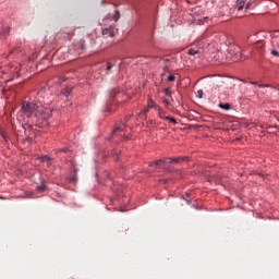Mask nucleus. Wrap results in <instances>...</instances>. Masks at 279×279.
<instances>
[{
  "label": "nucleus",
  "mask_w": 279,
  "mask_h": 279,
  "mask_svg": "<svg viewBox=\"0 0 279 279\" xmlns=\"http://www.w3.org/2000/svg\"><path fill=\"white\" fill-rule=\"evenodd\" d=\"M251 7H252V2L251 1L246 2L245 0H238L235 2V10L238 12H241L243 10L247 11V10H250Z\"/></svg>",
  "instance_id": "3"
},
{
  "label": "nucleus",
  "mask_w": 279,
  "mask_h": 279,
  "mask_svg": "<svg viewBox=\"0 0 279 279\" xmlns=\"http://www.w3.org/2000/svg\"><path fill=\"white\" fill-rule=\"evenodd\" d=\"M203 95H204V90L202 89L197 90V97H199V99H202Z\"/></svg>",
  "instance_id": "22"
},
{
  "label": "nucleus",
  "mask_w": 279,
  "mask_h": 279,
  "mask_svg": "<svg viewBox=\"0 0 279 279\" xmlns=\"http://www.w3.org/2000/svg\"><path fill=\"white\" fill-rule=\"evenodd\" d=\"M168 82H175V76L174 75H169L168 76Z\"/></svg>",
  "instance_id": "21"
},
{
  "label": "nucleus",
  "mask_w": 279,
  "mask_h": 279,
  "mask_svg": "<svg viewBox=\"0 0 279 279\" xmlns=\"http://www.w3.org/2000/svg\"><path fill=\"white\" fill-rule=\"evenodd\" d=\"M158 117H159V119H165V120H167V117L165 116V111H163V110H161V111L158 113Z\"/></svg>",
  "instance_id": "15"
},
{
  "label": "nucleus",
  "mask_w": 279,
  "mask_h": 279,
  "mask_svg": "<svg viewBox=\"0 0 279 279\" xmlns=\"http://www.w3.org/2000/svg\"><path fill=\"white\" fill-rule=\"evenodd\" d=\"M219 108H221L222 110H230L231 106L230 104H220Z\"/></svg>",
  "instance_id": "10"
},
{
  "label": "nucleus",
  "mask_w": 279,
  "mask_h": 279,
  "mask_svg": "<svg viewBox=\"0 0 279 279\" xmlns=\"http://www.w3.org/2000/svg\"><path fill=\"white\" fill-rule=\"evenodd\" d=\"M45 160H47V162H49V160H51V157L46 156V157H45Z\"/></svg>",
  "instance_id": "29"
},
{
  "label": "nucleus",
  "mask_w": 279,
  "mask_h": 279,
  "mask_svg": "<svg viewBox=\"0 0 279 279\" xmlns=\"http://www.w3.org/2000/svg\"><path fill=\"white\" fill-rule=\"evenodd\" d=\"M4 34H10V27L4 28Z\"/></svg>",
  "instance_id": "26"
},
{
  "label": "nucleus",
  "mask_w": 279,
  "mask_h": 279,
  "mask_svg": "<svg viewBox=\"0 0 279 279\" xmlns=\"http://www.w3.org/2000/svg\"><path fill=\"white\" fill-rule=\"evenodd\" d=\"M165 95H167L168 97H171L172 93L170 88H166L165 89Z\"/></svg>",
  "instance_id": "16"
},
{
  "label": "nucleus",
  "mask_w": 279,
  "mask_h": 279,
  "mask_svg": "<svg viewBox=\"0 0 279 279\" xmlns=\"http://www.w3.org/2000/svg\"><path fill=\"white\" fill-rule=\"evenodd\" d=\"M163 104H165L166 106H169V105H170V102H169L168 99H165V100H163Z\"/></svg>",
  "instance_id": "27"
},
{
  "label": "nucleus",
  "mask_w": 279,
  "mask_h": 279,
  "mask_svg": "<svg viewBox=\"0 0 279 279\" xmlns=\"http://www.w3.org/2000/svg\"><path fill=\"white\" fill-rule=\"evenodd\" d=\"M270 53H271V56H275V57H278V56H279V52H278V50H276V49H272V50L270 51Z\"/></svg>",
  "instance_id": "19"
},
{
  "label": "nucleus",
  "mask_w": 279,
  "mask_h": 279,
  "mask_svg": "<svg viewBox=\"0 0 279 279\" xmlns=\"http://www.w3.org/2000/svg\"><path fill=\"white\" fill-rule=\"evenodd\" d=\"M123 130H125V125L122 126H118L113 130L112 134H117L118 132H123Z\"/></svg>",
  "instance_id": "11"
},
{
  "label": "nucleus",
  "mask_w": 279,
  "mask_h": 279,
  "mask_svg": "<svg viewBox=\"0 0 279 279\" xmlns=\"http://www.w3.org/2000/svg\"><path fill=\"white\" fill-rule=\"evenodd\" d=\"M258 87H259V88H268V87H269V85H263V84H259V85H258Z\"/></svg>",
  "instance_id": "25"
},
{
  "label": "nucleus",
  "mask_w": 279,
  "mask_h": 279,
  "mask_svg": "<svg viewBox=\"0 0 279 279\" xmlns=\"http://www.w3.org/2000/svg\"><path fill=\"white\" fill-rule=\"evenodd\" d=\"M162 162H165V160L160 159V160H157L155 162H151L150 163V167H154V165L158 166V165H162Z\"/></svg>",
  "instance_id": "14"
},
{
  "label": "nucleus",
  "mask_w": 279,
  "mask_h": 279,
  "mask_svg": "<svg viewBox=\"0 0 279 279\" xmlns=\"http://www.w3.org/2000/svg\"><path fill=\"white\" fill-rule=\"evenodd\" d=\"M2 137L5 140V135H2Z\"/></svg>",
  "instance_id": "32"
},
{
  "label": "nucleus",
  "mask_w": 279,
  "mask_h": 279,
  "mask_svg": "<svg viewBox=\"0 0 279 279\" xmlns=\"http://www.w3.org/2000/svg\"><path fill=\"white\" fill-rule=\"evenodd\" d=\"M150 123L154 124V120H151Z\"/></svg>",
  "instance_id": "31"
},
{
  "label": "nucleus",
  "mask_w": 279,
  "mask_h": 279,
  "mask_svg": "<svg viewBox=\"0 0 279 279\" xmlns=\"http://www.w3.org/2000/svg\"><path fill=\"white\" fill-rule=\"evenodd\" d=\"M241 60V47L231 45L227 49L226 62H239Z\"/></svg>",
  "instance_id": "2"
},
{
  "label": "nucleus",
  "mask_w": 279,
  "mask_h": 279,
  "mask_svg": "<svg viewBox=\"0 0 279 279\" xmlns=\"http://www.w3.org/2000/svg\"><path fill=\"white\" fill-rule=\"evenodd\" d=\"M154 110H156V112H158V113L162 112V109L158 105H155Z\"/></svg>",
  "instance_id": "18"
},
{
  "label": "nucleus",
  "mask_w": 279,
  "mask_h": 279,
  "mask_svg": "<svg viewBox=\"0 0 279 279\" xmlns=\"http://www.w3.org/2000/svg\"><path fill=\"white\" fill-rule=\"evenodd\" d=\"M116 28L114 26H109L107 28H102V36H107L109 38L114 37Z\"/></svg>",
  "instance_id": "4"
},
{
  "label": "nucleus",
  "mask_w": 279,
  "mask_h": 279,
  "mask_svg": "<svg viewBox=\"0 0 279 279\" xmlns=\"http://www.w3.org/2000/svg\"><path fill=\"white\" fill-rule=\"evenodd\" d=\"M187 53H189V56H197V53H199V50H195L193 48H190L187 50Z\"/></svg>",
  "instance_id": "9"
},
{
  "label": "nucleus",
  "mask_w": 279,
  "mask_h": 279,
  "mask_svg": "<svg viewBox=\"0 0 279 279\" xmlns=\"http://www.w3.org/2000/svg\"><path fill=\"white\" fill-rule=\"evenodd\" d=\"M168 160H169V163L171 165L172 162H180L181 160H186V157L170 158Z\"/></svg>",
  "instance_id": "6"
},
{
  "label": "nucleus",
  "mask_w": 279,
  "mask_h": 279,
  "mask_svg": "<svg viewBox=\"0 0 279 279\" xmlns=\"http://www.w3.org/2000/svg\"><path fill=\"white\" fill-rule=\"evenodd\" d=\"M118 93H119V89H112V90L109 93V95H110V97H116V96L118 95Z\"/></svg>",
  "instance_id": "13"
},
{
  "label": "nucleus",
  "mask_w": 279,
  "mask_h": 279,
  "mask_svg": "<svg viewBox=\"0 0 279 279\" xmlns=\"http://www.w3.org/2000/svg\"><path fill=\"white\" fill-rule=\"evenodd\" d=\"M106 71H112V63L107 62Z\"/></svg>",
  "instance_id": "20"
},
{
  "label": "nucleus",
  "mask_w": 279,
  "mask_h": 279,
  "mask_svg": "<svg viewBox=\"0 0 279 279\" xmlns=\"http://www.w3.org/2000/svg\"><path fill=\"white\" fill-rule=\"evenodd\" d=\"M149 112V107H147L146 109H144V114H147Z\"/></svg>",
  "instance_id": "28"
},
{
  "label": "nucleus",
  "mask_w": 279,
  "mask_h": 279,
  "mask_svg": "<svg viewBox=\"0 0 279 279\" xmlns=\"http://www.w3.org/2000/svg\"><path fill=\"white\" fill-rule=\"evenodd\" d=\"M71 165H72V169H73V171H74V174H73V177L71 178V182H77V171H78V169H77V163H75L74 161H72Z\"/></svg>",
  "instance_id": "5"
},
{
  "label": "nucleus",
  "mask_w": 279,
  "mask_h": 279,
  "mask_svg": "<svg viewBox=\"0 0 279 279\" xmlns=\"http://www.w3.org/2000/svg\"><path fill=\"white\" fill-rule=\"evenodd\" d=\"M251 84H253V85H254V84H256V83H255V82H251Z\"/></svg>",
  "instance_id": "30"
},
{
  "label": "nucleus",
  "mask_w": 279,
  "mask_h": 279,
  "mask_svg": "<svg viewBox=\"0 0 279 279\" xmlns=\"http://www.w3.org/2000/svg\"><path fill=\"white\" fill-rule=\"evenodd\" d=\"M166 121H170V123H173V125L178 124V120L171 116H167Z\"/></svg>",
  "instance_id": "8"
},
{
  "label": "nucleus",
  "mask_w": 279,
  "mask_h": 279,
  "mask_svg": "<svg viewBox=\"0 0 279 279\" xmlns=\"http://www.w3.org/2000/svg\"><path fill=\"white\" fill-rule=\"evenodd\" d=\"M46 190H47V186H45V181L41 182V185L37 186V191L39 193H45Z\"/></svg>",
  "instance_id": "7"
},
{
  "label": "nucleus",
  "mask_w": 279,
  "mask_h": 279,
  "mask_svg": "<svg viewBox=\"0 0 279 279\" xmlns=\"http://www.w3.org/2000/svg\"><path fill=\"white\" fill-rule=\"evenodd\" d=\"M22 112L26 114V117H32L35 112V117H41L44 121H47V118L51 114V110L47 108H38V105L35 102H24L22 105Z\"/></svg>",
  "instance_id": "1"
},
{
  "label": "nucleus",
  "mask_w": 279,
  "mask_h": 279,
  "mask_svg": "<svg viewBox=\"0 0 279 279\" xmlns=\"http://www.w3.org/2000/svg\"><path fill=\"white\" fill-rule=\"evenodd\" d=\"M119 17H120L119 11H116L113 15V21H119Z\"/></svg>",
  "instance_id": "17"
},
{
  "label": "nucleus",
  "mask_w": 279,
  "mask_h": 279,
  "mask_svg": "<svg viewBox=\"0 0 279 279\" xmlns=\"http://www.w3.org/2000/svg\"><path fill=\"white\" fill-rule=\"evenodd\" d=\"M5 71H3V68H0V77H2Z\"/></svg>",
  "instance_id": "24"
},
{
  "label": "nucleus",
  "mask_w": 279,
  "mask_h": 279,
  "mask_svg": "<svg viewBox=\"0 0 279 279\" xmlns=\"http://www.w3.org/2000/svg\"><path fill=\"white\" fill-rule=\"evenodd\" d=\"M147 107L148 108H155L156 107V102L154 101V99H151V98L148 99Z\"/></svg>",
  "instance_id": "12"
},
{
  "label": "nucleus",
  "mask_w": 279,
  "mask_h": 279,
  "mask_svg": "<svg viewBox=\"0 0 279 279\" xmlns=\"http://www.w3.org/2000/svg\"><path fill=\"white\" fill-rule=\"evenodd\" d=\"M70 94H71V92H69V89H66V90L63 93L64 97H69Z\"/></svg>",
  "instance_id": "23"
}]
</instances>
